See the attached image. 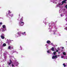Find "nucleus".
<instances>
[{"label": "nucleus", "instance_id": "e433bc0d", "mask_svg": "<svg viewBox=\"0 0 67 67\" xmlns=\"http://www.w3.org/2000/svg\"><path fill=\"white\" fill-rule=\"evenodd\" d=\"M66 43H67V41L66 42Z\"/></svg>", "mask_w": 67, "mask_h": 67}, {"label": "nucleus", "instance_id": "20e7f679", "mask_svg": "<svg viewBox=\"0 0 67 67\" xmlns=\"http://www.w3.org/2000/svg\"><path fill=\"white\" fill-rule=\"evenodd\" d=\"M47 43L48 44H50V43H51V41H50L48 40L47 41Z\"/></svg>", "mask_w": 67, "mask_h": 67}, {"label": "nucleus", "instance_id": "bb28decb", "mask_svg": "<svg viewBox=\"0 0 67 67\" xmlns=\"http://www.w3.org/2000/svg\"><path fill=\"white\" fill-rule=\"evenodd\" d=\"M63 48H64V47H63L62 48V49H63Z\"/></svg>", "mask_w": 67, "mask_h": 67}, {"label": "nucleus", "instance_id": "c756f323", "mask_svg": "<svg viewBox=\"0 0 67 67\" xmlns=\"http://www.w3.org/2000/svg\"><path fill=\"white\" fill-rule=\"evenodd\" d=\"M23 34H24V33H22V34H23Z\"/></svg>", "mask_w": 67, "mask_h": 67}, {"label": "nucleus", "instance_id": "0eeeda50", "mask_svg": "<svg viewBox=\"0 0 67 67\" xmlns=\"http://www.w3.org/2000/svg\"><path fill=\"white\" fill-rule=\"evenodd\" d=\"M51 49L52 51H55V50L54 49V47H52Z\"/></svg>", "mask_w": 67, "mask_h": 67}, {"label": "nucleus", "instance_id": "c9c22d12", "mask_svg": "<svg viewBox=\"0 0 67 67\" xmlns=\"http://www.w3.org/2000/svg\"><path fill=\"white\" fill-rule=\"evenodd\" d=\"M67 18H66V20H67Z\"/></svg>", "mask_w": 67, "mask_h": 67}, {"label": "nucleus", "instance_id": "39448f33", "mask_svg": "<svg viewBox=\"0 0 67 67\" xmlns=\"http://www.w3.org/2000/svg\"><path fill=\"white\" fill-rule=\"evenodd\" d=\"M2 27L3 29H6V27H5V25H3Z\"/></svg>", "mask_w": 67, "mask_h": 67}, {"label": "nucleus", "instance_id": "f3484780", "mask_svg": "<svg viewBox=\"0 0 67 67\" xmlns=\"http://www.w3.org/2000/svg\"><path fill=\"white\" fill-rule=\"evenodd\" d=\"M11 12L10 11V10H9L8 14H9Z\"/></svg>", "mask_w": 67, "mask_h": 67}, {"label": "nucleus", "instance_id": "1a4fd4ad", "mask_svg": "<svg viewBox=\"0 0 67 67\" xmlns=\"http://www.w3.org/2000/svg\"><path fill=\"white\" fill-rule=\"evenodd\" d=\"M1 37L2 39H4V36H1Z\"/></svg>", "mask_w": 67, "mask_h": 67}, {"label": "nucleus", "instance_id": "aec40b11", "mask_svg": "<svg viewBox=\"0 0 67 67\" xmlns=\"http://www.w3.org/2000/svg\"><path fill=\"white\" fill-rule=\"evenodd\" d=\"M63 57H64V56H63L61 57V58H63Z\"/></svg>", "mask_w": 67, "mask_h": 67}, {"label": "nucleus", "instance_id": "c85d7f7f", "mask_svg": "<svg viewBox=\"0 0 67 67\" xmlns=\"http://www.w3.org/2000/svg\"><path fill=\"white\" fill-rule=\"evenodd\" d=\"M4 58H6V57H4Z\"/></svg>", "mask_w": 67, "mask_h": 67}, {"label": "nucleus", "instance_id": "4be33fe9", "mask_svg": "<svg viewBox=\"0 0 67 67\" xmlns=\"http://www.w3.org/2000/svg\"><path fill=\"white\" fill-rule=\"evenodd\" d=\"M2 24V23H0V25H1Z\"/></svg>", "mask_w": 67, "mask_h": 67}, {"label": "nucleus", "instance_id": "dca6fc26", "mask_svg": "<svg viewBox=\"0 0 67 67\" xmlns=\"http://www.w3.org/2000/svg\"><path fill=\"white\" fill-rule=\"evenodd\" d=\"M47 52L48 53H51V52H50V51H47Z\"/></svg>", "mask_w": 67, "mask_h": 67}, {"label": "nucleus", "instance_id": "f257e3e1", "mask_svg": "<svg viewBox=\"0 0 67 67\" xmlns=\"http://www.w3.org/2000/svg\"><path fill=\"white\" fill-rule=\"evenodd\" d=\"M22 21H23V18H21L20 21L19 25H20L21 26H22V25H24V22Z\"/></svg>", "mask_w": 67, "mask_h": 67}, {"label": "nucleus", "instance_id": "6e6552de", "mask_svg": "<svg viewBox=\"0 0 67 67\" xmlns=\"http://www.w3.org/2000/svg\"><path fill=\"white\" fill-rule=\"evenodd\" d=\"M6 46V44L5 43H3V46L4 47V46Z\"/></svg>", "mask_w": 67, "mask_h": 67}, {"label": "nucleus", "instance_id": "f03ea898", "mask_svg": "<svg viewBox=\"0 0 67 67\" xmlns=\"http://www.w3.org/2000/svg\"><path fill=\"white\" fill-rule=\"evenodd\" d=\"M57 56L55 55V56L53 55L52 57V59H55V58H57Z\"/></svg>", "mask_w": 67, "mask_h": 67}, {"label": "nucleus", "instance_id": "423d86ee", "mask_svg": "<svg viewBox=\"0 0 67 67\" xmlns=\"http://www.w3.org/2000/svg\"><path fill=\"white\" fill-rule=\"evenodd\" d=\"M62 4H63L64 3H66V2L65 1H62Z\"/></svg>", "mask_w": 67, "mask_h": 67}, {"label": "nucleus", "instance_id": "6ab92c4d", "mask_svg": "<svg viewBox=\"0 0 67 67\" xmlns=\"http://www.w3.org/2000/svg\"><path fill=\"white\" fill-rule=\"evenodd\" d=\"M12 67H14V65L13 64H12Z\"/></svg>", "mask_w": 67, "mask_h": 67}, {"label": "nucleus", "instance_id": "72a5a7b5", "mask_svg": "<svg viewBox=\"0 0 67 67\" xmlns=\"http://www.w3.org/2000/svg\"><path fill=\"white\" fill-rule=\"evenodd\" d=\"M61 16H62V14L61 15Z\"/></svg>", "mask_w": 67, "mask_h": 67}, {"label": "nucleus", "instance_id": "ddd939ff", "mask_svg": "<svg viewBox=\"0 0 67 67\" xmlns=\"http://www.w3.org/2000/svg\"><path fill=\"white\" fill-rule=\"evenodd\" d=\"M1 36H4V34H3Z\"/></svg>", "mask_w": 67, "mask_h": 67}, {"label": "nucleus", "instance_id": "f704fd0d", "mask_svg": "<svg viewBox=\"0 0 67 67\" xmlns=\"http://www.w3.org/2000/svg\"><path fill=\"white\" fill-rule=\"evenodd\" d=\"M61 5H63V4H61Z\"/></svg>", "mask_w": 67, "mask_h": 67}, {"label": "nucleus", "instance_id": "4468645a", "mask_svg": "<svg viewBox=\"0 0 67 67\" xmlns=\"http://www.w3.org/2000/svg\"><path fill=\"white\" fill-rule=\"evenodd\" d=\"M56 56H57V58L58 57H59L60 55H56Z\"/></svg>", "mask_w": 67, "mask_h": 67}, {"label": "nucleus", "instance_id": "7ed1b4c3", "mask_svg": "<svg viewBox=\"0 0 67 67\" xmlns=\"http://www.w3.org/2000/svg\"><path fill=\"white\" fill-rule=\"evenodd\" d=\"M10 63H9V62L8 63V65H10L12 63V61H11V59H10Z\"/></svg>", "mask_w": 67, "mask_h": 67}, {"label": "nucleus", "instance_id": "2f4dec72", "mask_svg": "<svg viewBox=\"0 0 67 67\" xmlns=\"http://www.w3.org/2000/svg\"><path fill=\"white\" fill-rule=\"evenodd\" d=\"M51 45H53V43H51Z\"/></svg>", "mask_w": 67, "mask_h": 67}, {"label": "nucleus", "instance_id": "5701e85b", "mask_svg": "<svg viewBox=\"0 0 67 67\" xmlns=\"http://www.w3.org/2000/svg\"><path fill=\"white\" fill-rule=\"evenodd\" d=\"M67 27H66V28H65V30H67Z\"/></svg>", "mask_w": 67, "mask_h": 67}, {"label": "nucleus", "instance_id": "473e14b6", "mask_svg": "<svg viewBox=\"0 0 67 67\" xmlns=\"http://www.w3.org/2000/svg\"><path fill=\"white\" fill-rule=\"evenodd\" d=\"M58 54H60V52H58Z\"/></svg>", "mask_w": 67, "mask_h": 67}, {"label": "nucleus", "instance_id": "b1692460", "mask_svg": "<svg viewBox=\"0 0 67 67\" xmlns=\"http://www.w3.org/2000/svg\"><path fill=\"white\" fill-rule=\"evenodd\" d=\"M56 52H58V51L57 50L56 51Z\"/></svg>", "mask_w": 67, "mask_h": 67}, {"label": "nucleus", "instance_id": "9d476101", "mask_svg": "<svg viewBox=\"0 0 67 67\" xmlns=\"http://www.w3.org/2000/svg\"><path fill=\"white\" fill-rule=\"evenodd\" d=\"M8 49H11V47L10 46H9L8 47Z\"/></svg>", "mask_w": 67, "mask_h": 67}, {"label": "nucleus", "instance_id": "412c9836", "mask_svg": "<svg viewBox=\"0 0 67 67\" xmlns=\"http://www.w3.org/2000/svg\"><path fill=\"white\" fill-rule=\"evenodd\" d=\"M58 50H60V49H59V48L58 47Z\"/></svg>", "mask_w": 67, "mask_h": 67}, {"label": "nucleus", "instance_id": "f8f14e48", "mask_svg": "<svg viewBox=\"0 0 67 67\" xmlns=\"http://www.w3.org/2000/svg\"><path fill=\"white\" fill-rule=\"evenodd\" d=\"M56 52H53V54L54 55H56Z\"/></svg>", "mask_w": 67, "mask_h": 67}, {"label": "nucleus", "instance_id": "a211bd4d", "mask_svg": "<svg viewBox=\"0 0 67 67\" xmlns=\"http://www.w3.org/2000/svg\"><path fill=\"white\" fill-rule=\"evenodd\" d=\"M63 65V66H64V67H65L66 66V65H65V63H64Z\"/></svg>", "mask_w": 67, "mask_h": 67}, {"label": "nucleus", "instance_id": "a878e982", "mask_svg": "<svg viewBox=\"0 0 67 67\" xmlns=\"http://www.w3.org/2000/svg\"><path fill=\"white\" fill-rule=\"evenodd\" d=\"M10 16H11V17H12V16H13V15H10Z\"/></svg>", "mask_w": 67, "mask_h": 67}, {"label": "nucleus", "instance_id": "cd10ccee", "mask_svg": "<svg viewBox=\"0 0 67 67\" xmlns=\"http://www.w3.org/2000/svg\"><path fill=\"white\" fill-rule=\"evenodd\" d=\"M64 1H66V0H64Z\"/></svg>", "mask_w": 67, "mask_h": 67}, {"label": "nucleus", "instance_id": "7c9ffc66", "mask_svg": "<svg viewBox=\"0 0 67 67\" xmlns=\"http://www.w3.org/2000/svg\"><path fill=\"white\" fill-rule=\"evenodd\" d=\"M24 34H25V32H24Z\"/></svg>", "mask_w": 67, "mask_h": 67}, {"label": "nucleus", "instance_id": "393cba45", "mask_svg": "<svg viewBox=\"0 0 67 67\" xmlns=\"http://www.w3.org/2000/svg\"><path fill=\"white\" fill-rule=\"evenodd\" d=\"M19 35H20V34H19V33L18 32L17 33Z\"/></svg>", "mask_w": 67, "mask_h": 67}, {"label": "nucleus", "instance_id": "2eb2a0df", "mask_svg": "<svg viewBox=\"0 0 67 67\" xmlns=\"http://www.w3.org/2000/svg\"><path fill=\"white\" fill-rule=\"evenodd\" d=\"M60 4H58L57 5V6L58 7V6H60Z\"/></svg>", "mask_w": 67, "mask_h": 67}, {"label": "nucleus", "instance_id": "9b49d317", "mask_svg": "<svg viewBox=\"0 0 67 67\" xmlns=\"http://www.w3.org/2000/svg\"><path fill=\"white\" fill-rule=\"evenodd\" d=\"M63 54L64 55H66V53L65 52H63Z\"/></svg>", "mask_w": 67, "mask_h": 67}]
</instances>
